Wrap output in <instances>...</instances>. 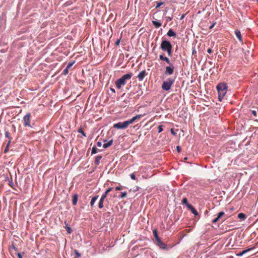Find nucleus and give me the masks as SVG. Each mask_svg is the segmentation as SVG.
<instances>
[{"instance_id": "7c9ffc66", "label": "nucleus", "mask_w": 258, "mask_h": 258, "mask_svg": "<svg viewBox=\"0 0 258 258\" xmlns=\"http://www.w3.org/2000/svg\"><path fill=\"white\" fill-rule=\"evenodd\" d=\"M130 176H131V178L133 180H136V179L135 174L134 173H133L131 174H130Z\"/></svg>"}, {"instance_id": "f8f14e48", "label": "nucleus", "mask_w": 258, "mask_h": 258, "mask_svg": "<svg viewBox=\"0 0 258 258\" xmlns=\"http://www.w3.org/2000/svg\"><path fill=\"white\" fill-rule=\"evenodd\" d=\"M159 58L160 60L165 61L169 64H171L169 58L166 56H164L162 54L159 55Z\"/></svg>"}, {"instance_id": "5fc2aeb1", "label": "nucleus", "mask_w": 258, "mask_h": 258, "mask_svg": "<svg viewBox=\"0 0 258 258\" xmlns=\"http://www.w3.org/2000/svg\"><path fill=\"white\" fill-rule=\"evenodd\" d=\"M184 17V15H182L181 17V19H183Z\"/></svg>"}, {"instance_id": "de8ad7c7", "label": "nucleus", "mask_w": 258, "mask_h": 258, "mask_svg": "<svg viewBox=\"0 0 258 258\" xmlns=\"http://www.w3.org/2000/svg\"><path fill=\"white\" fill-rule=\"evenodd\" d=\"M110 90H111V91L112 92H113V93H114L115 92V90H114V89H113V88H111V89H110Z\"/></svg>"}, {"instance_id": "3c124183", "label": "nucleus", "mask_w": 258, "mask_h": 258, "mask_svg": "<svg viewBox=\"0 0 258 258\" xmlns=\"http://www.w3.org/2000/svg\"><path fill=\"white\" fill-rule=\"evenodd\" d=\"M119 42H120L119 40H118L116 42V44L117 45L119 44Z\"/></svg>"}, {"instance_id": "8fccbe9b", "label": "nucleus", "mask_w": 258, "mask_h": 258, "mask_svg": "<svg viewBox=\"0 0 258 258\" xmlns=\"http://www.w3.org/2000/svg\"><path fill=\"white\" fill-rule=\"evenodd\" d=\"M214 25H215V23L213 24V25H211V26L210 27V29H212V28L214 27Z\"/></svg>"}, {"instance_id": "9b49d317", "label": "nucleus", "mask_w": 258, "mask_h": 258, "mask_svg": "<svg viewBox=\"0 0 258 258\" xmlns=\"http://www.w3.org/2000/svg\"><path fill=\"white\" fill-rule=\"evenodd\" d=\"M234 33H235V34L237 38L238 39V40L240 42H242V36L241 35L240 31L239 30L236 29V30H235Z\"/></svg>"}, {"instance_id": "4c0bfd02", "label": "nucleus", "mask_w": 258, "mask_h": 258, "mask_svg": "<svg viewBox=\"0 0 258 258\" xmlns=\"http://www.w3.org/2000/svg\"><path fill=\"white\" fill-rule=\"evenodd\" d=\"M176 150L178 153H180L181 152V148L179 146H177L176 147Z\"/></svg>"}, {"instance_id": "a878e982", "label": "nucleus", "mask_w": 258, "mask_h": 258, "mask_svg": "<svg viewBox=\"0 0 258 258\" xmlns=\"http://www.w3.org/2000/svg\"><path fill=\"white\" fill-rule=\"evenodd\" d=\"M75 61H70L69 62V63L68 64L67 67L68 68H70L71 67L73 66V65L75 63Z\"/></svg>"}, {"instance_id": "20e7f679", "label": "nucleus", "mask_w": 258, "mask_h": 258, "mask_svg": "<svg viewBox=\"0 0 258 258\" xmlns=\"http://www.w3.org/2000/svg\"><path fill=\"white\" fill-rule=\"evenodd\" d=\"M160 48L163 51H166L168 56H171L172 55V46L169 41L165 39L163 40L161 43Z\"/></svg>"}, {"instance_id": "c03bdc74", "label": "nucleus", "mask_w": 258, "mask_h": 258, "mask_svg": "<svg viewBox=\"0 0 258 258\" xmlns=\"http://www.w3.org/2000/svg\"><path fill=\"white\" fill-rule=\"evenodd\" d=\"M17 255H18V258H22V256L20 253H18Z\"/></svg>"}, {"instance_id": "6e6552de", "label": "nucleus", "mask_w": 258, "mask_h": 258, "mask_svg": "<svg viewBox=\"0 0 258 258\" xmlns=\"http://www.w3.org/2000/svg\"><path fill=\"white\" fill-rule=\"evenodd\" d=\"M157 245L159 246L161 248L163 249H168L169 247L167 246V245L164 243L162 241V240L159 239V240L156 241Z\"/></svg>"}, {"instance_id": "9d476101", "label": "nucleus", "mask_w": 258, "mask_h": 258, "mask_svg": "<svg viewBox=\"0 0 258 258\" xmlns=\"http://www.w3.org/2000/svg\"><path fill=\"white\" fill-rule=\"evenodd\" d=\"M187 208L190 210L191 212L193 214H194L195 216L198 215V213L196 209L191 205H188Z\"/></svg>"}, {"instance_id": "e433bc0d", "label": "nucleus", "mask_w": 258, "mask_h": 258, "mask_svg": "<svg viewBox=\"0 0 258 258\" xmlns=\"http://www.w3.org/2000/svg\"><path fill=\"white\" fill-rule=\"evenodd\" d=\"M122 189V187L121 186H117L115 187V190H120Z\"/></svg>"}, {"instance_id": "09e8293b", "label": "nucleus", "mask_w": 258, "mask_h": 258, "mask_svg": "<svg viewBox=\"0 0 258 258\" xmlns=\"http://www.w3.org/2000/svg\"><path fill=\"white\" fill-rule=\"evenodd\" d=\"M10 143H11V139H10V140H9V142H8V144H7L6 147H8V148H9V146L10 145Z\"/></svg>"}, {"instance_id": "49530a36", "label": "nucleus", "mask_w": 258, "mask_h": 258, "mask_svg": "<svg viewBox=\"0 0 258 258\" xmlns=\"http://www.w3.org/2000/svg\"><path fill=\"white\" fill-rule=\"evenodd\" d=\"M8 149L9 148H8V147H6L5 149V153H6L8 151Z\"/></svg>"}, {"instance_id": "2eb2a0df", "label": "nucleus", "mask_w": 258, "mask_h": 258, "mask_svg": "<svg viewBox=\"0 0 258 258\" xmlns=\"http://www.w3.org/2000/svg\"><path fill=\"white\" fill-rule=\"evenodd\" d=\"M167 35L169 37H175L176 33L171 29L168 31Z\"/></svg>"}, {"instance_id": "5701e85b", "label": "nucleus", "mask_w": 258, "mask_h": 258, "mask_svg": "<svg viewBox=\"0 0 258 258\" xmlns=\"http://www.w3.org/2000/svg\"><path fill=\"white\" fill-rule=\"evenodd\" d=\"M126 196H127V192L126 191H125V192H121L119 197L121 199H123V198H125L126 197Z\"/></svg>"}, {"instance_id": "1a4fd4ad", "label": "nucleus", "mask_w": 258, "mask_h": 258, "mask_svg": "<svg viewBox=\"0 0 258 258\" xmlns=\"http://www.w3.org/2000/svg\"><path fill=\"white\" fill-rule=\"evenodd\" d=\"M147 75L146 71L145 70H143L141 71L138 75V79L140 81H142L145 77Z\"/></svg>"}, {"instance_id": "f257e3e1", "label": "nucleus", "mask_w": 258, "mask_h": 258, "mask_svg": "<svg viewBox=\"0 0 258 258\" xmlns=\"http://www.w3.org/2000/svg\"><path fill=\"white\" fill-rule=\"evenodd\" d=\"M144 116V115L142 114L137 115L129 120H126L123 122H119L117 123H115L113 124V126L114 128L117 129H125L129 125L132 124L134 121L140 119L141 117H142Z\"/></svg>"}, {"instance_id": "2f4dec72", "label": "nucleus", "mask_w": 258, "mask_h": 258, "mask_svg": "<svg viewBox=\"0 0 258 258\" xmlns=\"http://www.w3.org/2000/svg\"><path fill=\"white\" fill-rule=\"evenodd\" d=\"M103 206H103V202H99V205H98V207L100 209H102V208H103Z\"/></svg>"}, {"instance_id": "c756f323", "label": "nucleus", "mask_w": 258, "mask_h": 258, "mask_svg": "<svg viewBox=\"0 0 258 258\" xmlns=\"http://www.w3.org/2000/svg\"><path fill=\"white\" fill-rule=\"evenodd\" d=\"M97 149L96 147H94L92 148L91 153L92 154H94L97 153Z\"/></svg>"}, {"instance_id": "b1692460", "label": "nucleus", "mask_w": 258, "mask_h": 258, "mask_svg": "<svg viewBox=\"0 0 258 258\" xmlns=\"http://www.w3.org/2000/svg\"><path fill=\"white\" fill-rule=\"evenodd\" d=\"M65 224H66V229H67V232H68V233H71L72 232V229L71 228V227H69V226H68V225L67 224H66V222H65Z\"/></svg>"}, {"instance_id": "aec40b11", "label": "nucleus", "mask_w": 258, "mask_h": 258, "mask_svg": "<svg viewBox=\"0 0 258 258\" xmlns=\"http://www.w3.org/2000/svg\"><path fill=\"white\" fill-rule=\"evenodd\" d=\"M102 156H97L95 160V164L96 165H98L100 163V160L101 159Z\"/></svg>"}, {"instance_id": "a211bd4d", "label": "nucleus", "mask_w": 258, "mask_h": 258, "mask_svg": "<svg viewBox=\"0 0 258 258\" xmlns=\"http://www.w3.org/2000/svg\"><path fill=\"white\" fill-rule=\"evenodd\" d=\"M112 143H113V140H111L109 141V142H108V143H104L103 144V147L104 148H107V147H110V146H111Z\"/></svg>"}, {"instance_id": "58836bf2", "label": "nucleus", "mask_w": 258, "mask_h": 258, "mask_svg": "<svg viewBox=\"0 0 258 258\" xmlns=\"http://www.w3.org/2000/svg\"><path fill=\"white\" fill-rule=\"evenodd\" d=\"M112 190V187H109L106 190V193H108L109 192L111 191V190Z\"/></svg>"}, {"instance_id": "a18cd8bd", "label": "nucleus", "mask_w": 258, "mask_h": 258, "mask_svg": "<svg viewBox=\"0 0 258 258\" xmlns=\"http://www.w3.org/2000/svg\"><path fill=\"white\" fill-rule=\"evenodd\" d=\"M104 200L105 199L101 197L99 202H104Z\"/></svg>"}, {"instance_id": "0eeeda50", "label": "nucleus", "mask_w": 258, "mask_h": 258, "mask_svg": "<svg viewBox=\"0 0 258 258\" xmlns=\"http://www.w3.org/2000/svg\"><path fill=\"white\" fill-rule=\"evenodd\" d=\"M31 114L30 113H27L26 115H25L23 117V121L24 122L25 126H29L30 127V118H31Z\"/></svg>"}, {"instance_id": "f03ea898", "label": "nucleus", "mask_w": 258, "mask_h": 258, "mask_svg": "<svg viewBox=\"0 0 258 258\" xmlns=\"http://www.w3.org/2000/svg\"><path fill=\"white\" fill-rule=\"evenodd\" d=\"M133 76V74L131 73H127L122 76L119 79L117 80L115 82V85L118 89H120L122 86L126 84V81L130 80Z\"/></svg>"}, {"instance_id": "473e14b6", "label": "nucleus", "mask_w": 258, "mask_h": 258, "mask_svg": "<svg viewBox=\"0 0 258 258\" xmlns=\"http://www.w3.org/2000/svg\"><path fill=\"white\" fill-rule=\"evenodd\" d=\"M74 252L77 256V258L81 256V254L79 252V251L77 250H75Z\"/></svg>"}, {"instance_id": "c85d7f7f", "label": "nucleus", "mask_w": 258, "mask_h": 258, "mask_svg": "<svg viewBox=\"0 0 258 258\" xmlns=\"http://www.w3.org/2000/svg\"><path fill=\"white\" fill-rule=\"evenodd\" d=\"M68 73H69V68L66 67V68L63 71L62 74L64 75H66L68 74Z\"/></svg>"}, {"instance_id": "bb28decb", "label": "nucleus", "mask_w": 258, "mask_h": 258, "mask_svg": "<svg viewBox=\"0 0 258 258\" xmlns=\"http://www.w3.org/2000/svg\"><path fill=\"white\" fill-rule=\"evenodd\" d=\"M225 215V213L224 212H220L218 213L217 217L219 218V219L221 218V217Z\"/></svg>"}, {"instance_id": "ea45409f", "label": "nucleus", "mask_w": 258, "mask_h": 258, "mask_svg": "<svg viewBox=\"0 0 258 258\" xmlns=\"http://www.w3.org/2000/svg\"><path fill=\"white\" fill-rule=\"evenodd\" d=\"M213 50L211 48H209L207 50V52L209 53H211L212 52Z\"/></svg>"}, {"instance_id": "7ed1b4c3", "label": "nucleus", "mask_w": 258, "mask_h": 258, "mask_svg": "<svg viewBox=\"0 0 258 258\" xmlns=\"http://www.w3.org/2000/svg\"><path fill=\"white\" fill-rule=\"evenodd\" d=\"M218 93V99L220 101H221L227 91V85L226 83H219L216 87Z\"/></svg>"}, {"instance_id": "72a5a7b5", "label": "nucleus", "mask_w": 258, "mask_h": 258, "mask_svg": "<svg viewBox=\"0 0 258 258\" xmlns=\"http://www.w3.org/2000/svg\"><path fill=\"white\" fill-rule=\"evenodd\" d=\"M158 128V133H161V132L163 131L162 125H159Z\"/></svg>"}, {"instance_id": "393cba45", "label": "nucleus", "mask_w": 258, "mask_h": 258, "mask_svg": "<svg viewBox=\"0 0 258 258\" xmlns=\"http://www.w3.org/2000/svg\"><path fill=\"white\" fill-rule=\"evenodd\" d=\"M78 132H79V133H80L82 134L83 135V136H84V137H86V134L83 132V129H82V127H80V128H79V130H78Z\"/></svg>"}, {"instance_id": "39448f33", "label": "nucleus", "mask_w": 258, "mask_h": 258, "mask_svg": "<svg viewBox=\"0 0 258 258\" xmlns=\"http://www.w3.org/2000/svg\"><path fill=\"white\" fill-rule=\"evenodd\" d=\"M175 79L169 78L166 81H164L162 85V89L164 91H168L170 89L172 85L174 83Z\"/></svg>"}, {"instance_id": "f3484780", "label": "nucleus", "mask_w": 258, "mask_h": 258, "mask_svg": "<svg viewBox=\"0 0 258 258\" xmlns=\"http://www.w3.org/2000/svg\"><path fill=\"white\" fill-rule=\"evenodd\" d=\"M152 23H153V25L156 27V28H159L162 25V23L159 21H152Z\"/></svg>"}, {"instance_id": "c9c22d12", "label": "nucleus", "mask_w": 258, "mask_h": 258, "mask_svg": "<svg viewBox=\"0 0 258 258\" xmlns=\"http://www.w3.org/2000/svg\"><path fill=\"white\" fill-rule=\"evenodd\" d=\"M220 220L218 217H216L215 219L212 221V223H215L218 222Z\"/></svg>"}, {"instance_id": "79ce46f5", "label": "nucleus", "mask_w": 258, "mask_h": 258, "mask_svg": "<svg viewBox=\"0 0 258 258\" xmlns=\"http://www.w3.org/2000/svg\"><path fill=\"white\" fill-rule=\"evenodd\" d=\"M252 114L254 116H256V111L255 110H252Z\"/></svg>"}, {"instance_id": "f704fd0d", "label": "nucleus", "mask_w": 258, "mask_h": 258, "mask_svg": "<svg viewBox=\"0 0 258 258\" xmlns=\"http://www.w3.org/2000/svg\"><path fill=\"white\" fill-rule=\"evenodd\" d=\"M5 136L6 138H9L11 139L10 133L9 132H5Z\"/></svg>"}, {"instance_id": "a19ab883", "label": "nucleus", "mask_w": 258, "mask_h": 258, "mask_svg": "<svg viewBox=\"0 0 258 258\" xmlns=\"http://www.w3.org/2000/svg\"><path fill=\"white\" fill-rule=\"evenodd\" d=\"M107 196V193H106L105 192L103 195H102V197L105 199L106 198Z\"/></svg>"}, {"instance_id": "6ab92c4d", "label": "nucleus", "mask_w": 258, "mask_h": 258, "mask_svg": "<svg viewBox=\"0 0 258 258\" xmlns=\"http://www.w3.org/2000/svg\"><path fill=\"white\" fill-rule=\"evenodd\" d=\"M153 234H154V236L156 239V241H158L159 240V239H160V237H159L158 236V231H157V229H154L153 230Z\"/></svg>"}, {"instance_id": "412c9836", "label": "nucleus", "mask_w": 258, "mask_h": 258, "mask_svg": "<svg viewBox=\"0 0 258 258\" xmlns=\"http://www.w3.org/2000/svg\"><path fill=\"white\" fill-rule=\"evenodd\" d=\"M98 198V196H96L92 198L90 202V205L91 207L93 206L95 201L97 200Z\"/></svg>"}, {"instance_id": "4468645a", "label": "nucleus", "mask_w": 258, "mask_h": 258, "mask_svg": "<svg viewBox=\"0 0 258 258\" xmlns=\"http://www.w3.org/2000/svg\"><path fill=\"white\" fill-rule=\"evenodd\" d=\"M238 218L241 221H243L246 219V216L245 214L243 213H240L238 214Z\"/></svg>"}, {"instance_id": "37998d69", "label": "nucleus", "mask_w": 258, "mask_h": 258, "mask_svg": "<svg viewBox=\"0 0 258 258\" xmlns=\"http://www.w3.org/2000/svg\"><path fill=\"white\" fill-rule=\"evenodd\" d=\"M97 146L98 147H100V146H101V142H97Z\"/></svg>"}, {"instance_id": "864d4df0", "label": "nucleus", "mask_w": 258, "mask_h": 258, "mask_svg": "<svg viewBox=\"0 0 258 258\" xmlns=\"http://www.w3.org/2000/svg\"><path fill=\"white\" fill-rule=\"evenodd\" d=\"M138 190V188H136V189H135L133 191L134 192H135V191H137Z\"/></svg>"}, {"instance_id": "423d86ee", "label": "nucleus", "mask_w": 258, "mask_h": 258, "mask_svg": "<svg viewBox=\"0 0 258 258\" xmlns=\"http://www.w3.org/2000/svg\"><path fill=\"white\" fill-rule=\"evenodd\" d=\"M174 67L172 64H170V66L166 67L164 74L166 76L172 75L174 72Z\"/></svg>"}, {"instance_id": "6e6d98bb", "label": "nucleus", "mask_w": 258, "mask_h": 258, "mask_svg": "<svg viewBox=\"0 0 258 258\" xmlns=\"http://www.w3.org/2000/svg\"><path fill=\"white\" fill-rule=\"evenodd\" d=\"M168 19H169V20L170 21V20H172V17H169V18H168Z\"/></svg>"}, {"instance_id": "ddd939ff", "label": "nucleus", "mask_w": 258, "mask_h": 258, "mask_svg": "<svg viewBox=\"0 0 258 258\" xmlns=\"http://www.w3.org/2000/svg\"><path fill=\"white\" fill-rule=\"evenodd\" d=\"M254 247H252V248H248L247 249H245V250H242L241 252H239L238 253L236 254V255L238 256H242L244 254L246 253V252H247L248 251H249L250 250H251L252 249H254Z\"/></svg>"}, {"instance_id": "4d7b16f0", "label": "nucleus", "mask_w": 258, "mask_h": 258, "mask_svg": "<svg viewBox=\"0 0 258 258\" xmlns=\"http://www.w3.org/2000/svg\"><path fill=\"white\" fill-rule=\"evenodd\" d=\"M187 159V157H185V158H184V160H186Z\"/></svg>"}, {"instance_id": "603ef678", "label": "nucleus", "mask_w": 258, "mask_h": 258, "mask_svg": "<svg viewBox=\"0 0 258 258\" xmlns=\"http://www.w3.org/2000/svg\"><path fill=\"white\" fill-rule=\"evenodd\" d=\"M171 132L172 133V134H175V133H174V131H173V129L171 130Z\"/></svg>"}, {"instance_id": "13d9d810", "label": "nucleus", "mask_w": 258, "mask_h": 258, "mask_svg": "<svg viewBox=\"0 0 258 258\" xmlns=\"http://www.w3.org/2000/svg\"><path fill=\"white\" fill-rule=\"evenodd\" d=\"M258 2V0H256Z\"/></svg>"}, {"instance_id": "cd10ccee", "label": "nucleus", "mask_w": 258, "mask_h": 258, "mask_svg": "<svg viewBox=\"0 0 258 258\" xmlns=\"http://www.w3.org/2000/svg\"><path fill=\"white\" fill-rule=\"evenodd\" d=\"M156 3H157V6L156 7V9L159 8L161 6H162V5L164 4V2H156Z\"/></svg>"}, {"instance_id": "dca6fc26", "label": "nucleus", "mask_w": 258, "mask_h": 258, "mask_svg": "<svg viewBox=\"0 0 258 258\" xmlns=\"http://www.w3.org/2000/svg\"><path fill=\"white\" fill-rule=\"evenodd\" d=\"M78 201V195L75 194L73 197L72 204L73 205H76Z\"/></svg>"}, {"instance_id": "4be33fe9", "label": "nucleus", "mask_w": 258, "mask_h": 258, "mask_svg": "<svg viewBox=\"0 0 258 258\" xmlns=\"http://www.w3.org/2000/svg\"><path fill=\"white\" fill-rule=\"evenodd\" d=\"M181 203L182 204H184L186 206V207H187V205H190L188 203V201H187V200L186 198H184L182 199V202Z\"/></svg>"}]
</instances>
